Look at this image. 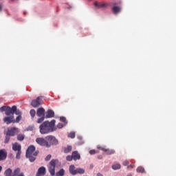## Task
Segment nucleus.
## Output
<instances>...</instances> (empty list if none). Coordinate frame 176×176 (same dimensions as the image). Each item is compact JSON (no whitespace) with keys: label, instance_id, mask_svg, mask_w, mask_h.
<instances>
[{"label":"nucleus","instance_id":"nucleus-27","mask_svg":"<svg viewBox=\"0 0 176 176\" xmlns=\"http://www.w3.org/2000/svg\"><path fill=\"white\" fill-rule=\"evenodd\" d=\"M112 168L113 170H120V164H116L112 166Z\"/></svg>","mask_w":176,"mask_h":176},{"label":"nucleus","instance_id":"nucleus-22","mask_svg":"<svg viewBox=\"0 0 176 176\" xmlns=\"http://www.w3.org/2000/svg\"><path fill=\"white\" fill-rule=\"evenodd\" d=\"M72 151V146H67V147L64 148L65 153H69Z\"/></svg>","mask_w":176,"mask_h":176},{"label":"nucleus","instance_id":"nucleus-39","mask_svg":"<svg viewBox=\"0 0 176 176\" xmlns=\"http://www.w3.org/2000/svg\"><path fill=\"white\" fill-rule=\"evenodd\" d=\"M127 168H134V165L131 164L127 166Z\"/></svg>","mask_w":176,"mask_h":176},{"label":"nucleus","instance_id":"nucleus-15","mask_svg":"<svg viewBox=\"0 0 176 176\" xmlns=\"http://www.w3.org/2000/svg\"><path fill=\"white\" fill-rule=\"evenodd\" d=\"M6 157H8V152L5 149L0 150V162L6 160Z\"/></svg>","mask_w":176,"mask_h":176},{"label":"nucleus","instance_id":"nucleus-40","mask_svg":"<svg viewBox=\"0 0 176 176\" xmlns=\"http://www.w3.org/2000/svg\"><path fill=\"white\" fill-rule=\"evenodd\" d=\"M3 8V6L2 4H0V12H2Z\"/></svg>","mask_w":176,"mask_h":176},{"label":"nucleus","instance_id":"nucleus-44","mask_svg":"<svg viewBox=\"0 0 176 176\" xmlns=\"http://www.w3.org/2000/svg\"><path fill=\"white\" fill-rule=\"evenodd\" d=\"M127 176H133V175H131V174H129Z\"/></svg>","mask_w":176,"mask_h":176},{"label":"nucleus","instance_id":"nucleus-8","mask_svg":"<svg viewBox=\"0 0 176 176\" xmlns=\"http://www.w3.org/2000/svg\"><path fill=\"white\" fill-rule=\"evenodd\" d=\"M57 160H52L50 162V166L48 168V171L51 175L54 176L56 174V162Z\"/></svg>","mask_w":176,"mask_h":176},{"label":"nucleus","instance_id":"nucleus-13","mask_svg":"<svg viewBox=\"0 0 176 176\" xmlns=\"http://www.w3.org/2000/svg\"><path fill=\"white\" fill-rule=\"evenodd\" d=\"M94 5L96 9H105L108 8V3H98L96 1Z\"/></svg>","mask_w":176,"mask_h":176},{"label":"nucleus","instance_id":"nucleus-30","mask_svg":"<svg viewBox=\"0 0 176 176\" xmlns=\"http://www.w3.org/2000/svg\"><path fill=\"white\" fill-rule=\"evenodd\" d=\"M74 158H73V157H72V155H67V157H66V160L67 161V162H72V160H73Z\"/></svg>","mask_w":176,"mask_h":176},{"label":"nucleus","instance_id":"nucleus-12","mask_svg":"<svg viewBox=\"0 0 176 176\" xmlns=\"http://www.w3.org/2000/svg\"><path fill=\"white\" fill-rule=\"evenodd\" d=\"M36 142H37V144L41 146H46V148H47V140H45L43 138H37L36 139Z\"/></svg>","mask_w":176,"mask_h":176},{"label":"nucleus","instance_id":"nucleus-16","mask_svg":"<svg viewBox=\"0 0 176 176\" xmlns=\"http://www.w3.org/2000/svg\"><path fill=\"white\" fill-rule=\"evenodd\" d=\"M46 174V168L41 166L38 169L36 176H43Z\"/></svg>","mask_w":176,"mask_h":176},{"label":"nucleus","instance_id":"nucleus-3","mask_svg":"<svg viewBox=\"0 0 176 176\" xmlns=\"http://www.w3.org/2000/svg\"><path fill=\"white\" fill-rule=\"evenodd\" d=\"M16 111V106L12 107L9 106H3L0 108V112H5L6 116H14V111Z\"/></svg>","mask_w":176,"mask_h":176},{"label":"nucleus","instance_id":"nucleus-2","mask_svg":"<svg viewBox=\"0 0 176 176\" xmlns=\"http://www.w3.org/2000/svg\"><path fill=\"white\" fill-rule=\"evenodd\" d=\"M39 151H35V147L33 145L30 146L26 151V157L29 159L31 163L36 160V156H38Z\"/></svg>","mask_w":176,"mask_h":176},{"label":"nucleus","instance_id":"nucleus-29","mask_svg":"<svg viewBox=\"0 0 176 176\" xmlns=\"http://www.w3.org/2000/svg\"><path fill=\"white\" fill-rule=\"evenodd\" d=\"M15 115H18V116H21V111L20 110H17V107L16 106V111H14Z\"/></svg>","mask_w":176,"mask_h":176},{"label":"nucleus","instance_id":"nucleus-28","mask_svg":"<svg viewBox=\"0 0 176 176\" xmlns=\"http://www.w3.org/2000/svg\"><path fill=\"white\" fill-rule=\"evenodd\" d=\"M9 141H10V136L9 135H8V133H6L4 142H5V144H8V142H9Z\"/></svg>","mask_w":176,"mask_h":176},{"label":"nucleus","instance_id":"nucleus-33","mask_svg":"<svg viewBox=\"0 0 176 176\" xmlns=\"http://www.w3.org/2000/svg\"><path fill=\"white\" fill-rule=\"evenodd\" d=\"M21 118H22L21 116H18L16 118L15 122L19 123V122L21 120Z\"/></svg>","mask_w":176,"mask_h":176},{"label":"nucleus","instance_id":"nucleus-21","mask_svg":"<svg viewBox=\"0 0 176 176\" xmlns=\"http://www.w3.org/2000/svg\"><path fill=\"white\" fill-rule=\"evenodd\" d=\"M137 173H141L142 174H144V173H146L145 171V168L142 166H138L136 169Z\"/></svg>","mask_w":176,"mask_h":176},{"label":"nucleus","instance_id":"nucleus-1","mask_svg":"<svg viewBox=\"0 0 176 176\" xmlns=\"http://www.w3.org/2000/svg\"><path fill=\"white\" fill-rule=\"evenodd\" d=\"M54 126H56V120H52L51 122L45 121L43 122L39 126L41 134H49V133L56 131Z\"/></svg>","mask_w":176,"mask_h":176},{"label":"nucleus","instance_id":"nucleus-25","mask_svg":"<svg viewBox=\"0 0 176 176\" xmlns=\"http://www.w3.org/2000/svg\"><path fill=\"white\" fill-rule=\"evenodd\" d=\"M30 113L32 119H34V118H35V115H36V111H35V109H31Z\"/></svg>","mask_w":176,"mask_h":176},{"label":"nucleus","instance_id":"nucleus-9","mask_svg":"<svg viewBox=\"0 0 176 176\" xmlns=\"http://www.w3.org/2000/svg\"><path fill=\"white\" fill-rule=\"evenodd\" d=\"M120 2L116 3L114 2L113 3V7L112 8V12L114 14H118L122 12V7L120 6H117V5H120Z\"/></svg>","mask_w":176,"mask_h":176},{"label":"nucleus","instance_id":"nucleus-34","mask_svg":"<svg viewBox=\"0 0 176 176\" xmlns=\"http://www.w3.org/2000/svg\"><path fill=\"white\" fill-rule=\"evenodd\" d=\"M50 159H52V155H47V157L45 158V160L46 162H49V160H50Z\"/></svg>","mask_w":176,"mask_h":176},{"label":"nucleus","instance_id":"nucleus-5","mask_svg":"<svg viewBox=\"0 0 176 176\" xmlns=\"http://www.w3.org/2000/svg\"><path fill=\"white\" fill-rule=\"evenodd\" d=\"M69 171L72 175H76L78 174L82 175V174H85V169H83L82 168H76L75 167V165H70L69 167Z\"/></svg>","mask_w":176,"mask_h":176},{"label":"nucleus","instance_id":"nucleus-43","mask_svg":"<svg viewBox=\"0 0 176 176\" xmlns=\"http://www.w3.org/2000/svg\"><path fill=\"white\" fill-rule=\"evenodd\" d=\"M2 171V166H0V173Z\"/></svg>","mask_w":176,"mask_h":176},{"label":"nucleus","instance_id":"nucleus-37","mask_svg":"<svg viewBox=\"0 0 176 176\" xmlns=\"http://www.w3.org/2000/svg\"><path fill=\"white\" fill-rule=\"evenodd\" d=\"M96 153H97V151L96 150L89 151V154L90 155H96Z\"/></svg>","mask_w":176,"mask_h":176},{"label":"nucleus","instance_id":"nucleus-41","mask_svg":"<svg viewBox=\"0 0 176 176\" xmlns=\"http://www.w3.org/2000/svg\"><path fill=\"white\" fill-rule=\"evenodd\" d=\"M97 176H104V175H102V174L101 173H97Z\"/></svg>","mask_w":176,"mask_h":176},{"label":"nucleus","instance_id":"nucleus-14","mask_svg":"<svg viewBox=\"0 0 176 176\" xmlns=\"http://www.w3.org/2000/svg\"><path fill=\"white\" fill-rule=\"evenodd\" d=\"M14 119V116H10V117H6L3 118L4 123L6 124H10V123H16V120Z\"/></svg>","mask_w":176,"mask_h":176},{"label":"nucleus","instance_id":"nucleus-23","mask_svg":"<svg viewBox=\"0 0 176 176\" xmlns=\"http://www.w3.org/2000/svg\"><path fill=\"white\" fill-rule=\"evenodd\" d=\"M65 174V170L64 169H60L58 172L56 173V176H64Z\"/></svg>","mask_w":176,"mask_h":176},{"label":"nucleus","instance_id":"nucleus-32","mask_svg":"<svg viewBox=\"0 0 176 176\" xmlns=\"http://www.w3.org/2000/svg\"><path fill=\"white\" fill-rule=\"evenodd\" d=\"M68 137H69V138H75V132H71L68 135Z\"/></svg>","mask_w":176,"mask_h":176},{"label":"nucleus","instance_id":"nucleus-4","mask_svg":"<svg viewBox=\"0 0 176 176\" xmlns=\"http://www.w3.org/2000/svg\"><path fill=\"white\" fill-rule=\"evenodd\" d=\"M12 170L10 168H8L5 173V176H24V173L21 172V169L20 168H16L14 170L12 175Z\"/></svg>","mask_w":176,"mask_h":176},{"label":"nucleus","instance_id":"nucleus-10","mask_svg":"<svg viewBox=\"0 0 176 176\" xmlns=\"http://www.w3.org/2000/svg\"><path fill=\"white\" fill-rule=\"evenodd\" d=\"M42 104V96H38L36 100H33L32 101L31 105L34 108H37V107H39Z\"/></svg>","mask_w":176,"mask_h":176},{"label":"nucleus","instance_id":"nucleus-38","mask_svg":"<svg viewBox=\"0 0 176 176\" xmlns=\"http://www.w3.org/2000/svg\"><path fill=\"white\" fill-rule=\"evenodd\" d=\"M123 166H129V161H127V160L124 161Z\"/></svg>","mask_w":176,"mask_h":176},{"label":"nucleus","instance_id":"nucleus-45","mask_svg":"<svg viewBox=\"0 0 176 176\" xmlns=\"http://www.w3.org/2000/svg\"><path fill=\"white\" fill-rule=\"evenodd\" d=\"M12 1H13V0H11Z\"/></svg>","mask_w":176,"mask_h":176},{"label":"nucleus","instance_id":"nucleus-20","mask_svg":"<svg viewBox=\"0 0 176 176\" xmlns=\"http://www.w3.org/2000/svg\"><path fill=\"white\" fill-rule=\"evenodd\" d=\"M104 152L107 153V155H113V153H115V150L109 149V148H105Z\"/></svg>","mask_w":176,"mask_h":176},{"label":"nucleus","instance_id":"nucleus-11","mask_svg":"<svg viewBox=\"0 0 176 176\" xmlns=\"http://www.w3.org/2000/svg\"><path fill=\"white\" fill-rule=\"evenodd\" d=\"M19 133H20V131L18 128H11L7 131L8 135H10V137H14V135H16V134H19Z\"/></svg>","mask_w":176,"mask_h":176},{"label":"nucleus","instance_id":"nucleus-18","mask_svg":"<svg viewBox=\"0 0 176 176\" xmlns=\"http://www.w3.org/2000/svg\"><path fill=\"white\" fill-rule=\"evenodd\" d=\"M72 156L75 161L80 160V154L78 151H73Z\"/></svg>","mask_w":176,"mask_h":176},{"label":"nucleus","instance_id":"nucleus-42","mask_svg":"<svg viewBox=\"0 0 176 176\" xmlns=\"http://www.w3.org/2000/svg\"><path fill=\"white\" fill-rule=\"evenodd\" d=\"M98 159H102V155H99V156L98 157Z\"/></svg>","mask_w":176,"mask_h":176},{"label":"nucleus","instance_id":"nucleus-26","mask_svg":"<svg viewBox=\"0 0 176 176\" xmlns=\"http://www.w3.org/2000/svg\"><path fill=\"white\" fill-rule=\"evenodd\" d=\"M60 120L61 122H63V123H65V124H64V126H66L67 124L68 123V122H67V118H66L65 117H60Z\"/></svg>","mask_w":176,"mask_h":176},{"label":"nucleus","instance_id":"nucleus-6","mask_svg":"<svg viewBox=\"0 0 176 176\" xmlns=\"http://www.w3.org/2000/svg\"><path fill=\"white\" fill-rule=\"evenodd\" d=\"M45 140L47 141V148H50L52 145L58 144V140L53 135L46 136Z\"/></svg>","mask_w":176,"mask_h":176},{"label":"nucleus","instance_id":"nucleus-24","mask_svg":"<svg viewBox=\"0 0 176 176\" xmlns=\"http://www.w3.org/2000/svg\"><path fill=\"white\" fill-rule=\"evenodd\" d=\"M25 138V135H24V134H19L17 135L18 141H23Z\"/></svg>","mask_w":176,"mask_h":176},{"label":"nucleus","instance_id":"nucleus-35","mask_svg":"<svg viewBox=\"0 0 176 176\" xmlns=\"http://www.w3.org/2000/svg\"><path fill=\"white\" fill-rule=\"evenodd\" d=\"M98 149L100 150V151H102L103 152H104L106 148L105 147H102L101 146H97Z\"/></svg>","mask_w":176,"mask_h":176},{"label":"nucleus","instance_id":"nucleus-19","mask_svg":"<svg viewBox=\"0 0 176 176\" xmlns=\"http://www.w3.org/2000/svg\"><path fill=\"white\" fill-rule=\"evenodd\" d=\"M46 119H49L50 118H54V111L53 110H47V115L45 116Z\"/></svg>","mask_w":176,"mask_h":176},{"label":"nucleus","instance_id":"nucleus-31","mask_svg":"<svg viewBox=\"0 0 176 176\" xmlns=\"http://www.w3.org/2000/svg\"><path fill=\"white\" fill-rule=\"evenodd\" d=\"M20 156H21V150L19 151H17L16 155V159H20Z\"/></svg>","mask_w":176,"mask_h":176},{"label":"nucleus","instance_id":"nucleus-36","mask_svg":"<svg viewBox=\"0 0 176 176\" xmlns=\"http://www.w3.org/2000/svg\"><path fill=\"white\" fill-rule=\"evenodd\" d=\"M64 126H65V125H63V124H61V123H58V124H57L58 129H63V128L64 127Z\"/></svg>","mask_w":176,"mask_h":176},{"label":"nucleus","instance_id":"nucleus-7","mask_svg":"<svg viewBox=\"0 0 176 176\" xmlns=\"http://www.w3.org/2000/svg\"><path fill=\"white\" fill-rule=\"evenodd\" d=\"M36 116L40 118L37 120V123L41 124L43 120H45V109L43 107H40L36 111Z\"/></svg>","mask_w":176,"mask_h":176},{"label":"nucleus","instance_id":"nucleus-17","mask_svg":"<svg viewBox=\"0 0 176 176\" xmlns=\"http://www.w3.org/2000/svg\"><path fill=\"white\" fill-rule=\"evenodd\" d=\"M12 149L14 151V152H19V151H21V145L17 142H15L12 144Z\"/></svg>","mask_w":176,"mask_h":176}]
</instances>
